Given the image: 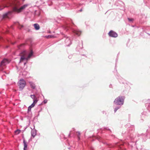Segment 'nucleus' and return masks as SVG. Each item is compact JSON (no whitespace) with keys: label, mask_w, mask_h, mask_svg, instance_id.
<instances>
[{"label":"nucleus","mask_w":150,"mask_h":150,"mask_svg":"<svg viewBox=\"0 0 150 150\" xmlns=\"http://www.w3.org/2000/svg\"><path fill=\"white\" fill-rule=\"evenodd\" d=\"M28 6V5L27 4L24 5L21 7L19 8H18L16 7H15L13 8V10L14 11L18 13H20L27 7Z\"/></svg>","instance_id":"20e7f679"},{"label":"nucleus","mask_w":150,"mask_h":150,"mask_svg":"<svg viewBox=\"0 0 150 150\" xmlns=\"http://www.w3.org/2000/svg\"><path fill=\"white\" fill-rule=\"evenodd\" d=\"M30 84L32 88L33 89H34L35 87V86L34 84L31 82H30Z\"/></svg>","instance_id":"f8f14e48"},{"label":"nucleus","mask_w":150,"mask_h":150,"mask_svg":"<svg viewBox=\"0 0 150 150\" xmlns=\"http://www.w3.org/2000/svg\"><path fill=\"white\" fill-rule=\"evenodd\" d=\"M119 108L118 107H117L115 108L114 110L115 112L117 111V110L119 109Z\"/></svg>","instance_id":"a211bd4d"},{"label":"nucleus","mask_w":150,"mask_h":150,"mask_svg":"<svg viewBox=\"0 0 150 150\" xmlns=\"http://www.w3.org/2000/svg\"><path fill=\"white\" fill-rule=\"evenodd\" d=\"M47 100H45L44 101V103H47Z\"/></svg>","instance_id":"4be33fe9"},{"label":"nucleus","mask_w":150,"mask_h":150,"mask_svg":"<svg viewBox=\"0 0 150 150\" xmlns=\"http://www.w3.org/2000/svg\"><path fill=\"white\" fill-rule=\"evenodd\" d=\"M23 144H24V150H26L27 149V145L26 144V143L25 141V139H23Z\"/></svg>","instance_id":"6e6552de"},{"label":"nucleus","mask_w":150,"mask_h":150,"mask_svg":"<svg viewBox=\"0 0 150 150\" xmlns=\"http://www.w3.org/2000/svg\"><path fill=\"white\" fill-rule=\"evenodd\" d=\"M80 11H82V9H81Z\"/></svg>","instance_id":"5701e85b"},{"label":"nucleus","mask_w":150,"mask_h":150,"mask_svg":"<svg viewBox=\"0 0 150 150\" xmlns=\"http://www.w3.org/2000/svg\"><path fill=\"white\" fill-rule=\"evenodd\" d=\"M6 6H0V10H1L3 8L5 7Z\"/></svg>","instance_id":"dca6fc26"},{"label":"nucleus","mask_w":150,"mask_h":150,"mask_svg":"<svg viewBox=\"0 0 150 150\" xmlns=\"http://www.w3.org/2000/svg\"><path fill=\"white\" fill-rule=\"evenodd\" d=\"M37 101H38L37 100L35 99H34V100H33V103H34V104L35 105V104L37 102Z\"/></svg>","instance_id":"2eb2a0df"},{"label":"nucleus","mask_w":150,"mask_h":150,"mask_svg":"<svg viewBox=\"0 0 150 150\" xmlns=\"http://www.w3.org/2000/svg\"><path fill=\"white\" fill-rule=\"evenodd\" d=\"M35 105L34 104V103H33L29 107L28 109V111H31V108L35 106Z\"/></svg>","instance_id":"9d476101"},{"label":"nucleus","mask_w":150,"mask_h":150,"mask_svg":"<svg viewBox=\"0 0 150 150\" xmlns=\"http://www.w3.org/2000/svg\"><path fill=\"white\" fill-rule=\"evenodd\" d=\"M31 98H32L33 99H35V95H31L30 96Z\"/></svg>","instance_id":"4468645a"},{"label":"nucleus","mask_w":150,"mask_h":150,"mask_svg":"<svg viewBox=\"0 0 150 150\" xmlns=\"http://www.w3.org/2000/svg\"><path fill=\"white\" fill-rule=\"evenodd\" d=\"M20 130L19 129H17L15 131V133L16 134H19L20 132Z\"/></svg>","instance_id":"ddd939ff"},{"label":"nucleus","mask_w":150,"mask_h":150,"mask_svg":"<svg viewBox=\"0 0 150 150\" xmlns=\"http://www.w3.org/2000/svg\"><path fill=\"white\" fill-rule=\"evenodd\" d=\"M20 54L21 56L20 62H21L24 60L25 59L26 60H27L28 59L32 56L33 54V52L32 50L31 51L27 58L26 57V51H23L21 52Z\"/></svg>","instance_id":"f257e3e1"},{"label":"nucleus","mask_w":150,"mask_h":150,"mask_svg":"<svg viewBox=\"0 0 150 150\" xmlns=\"http://www.w3.org/2000/svg\"><path fill=\"white\" fill-rule=\"evenodd\" d=\"M35 29L36 30H38L40 29V27L39 24L37 23L34 24L33 25Z\"/></svg>","instance_id":"0eeeda50"},{"label":"nucleus","mask_w":150,"mask_h":150,"mask_svg":"<svg viewBox=\"0 0 150 150\" xmlns=\"http://www.w3.org/2000/svg\"><path fill=\"white\" fill-rule=\"evenodd\" d=\"M23 0V1H25V0Z\"/></svg>","instance_id":"b1692460"},{"label":"nucleus","mask_w":150,"mask_h":150,"mask_svg":"<svg viewBox=\"0 0 150 150\" xmlns=\"http://www.w3.org/2000/svg\"><path fill=\"white\" fill-rule=\"evenodd\" d=\"M10 61V60L6 59H3L0 64V70L2 71L4 69V66L8 64Z\"/></svg>","instance_id":"7ed1b4c3"},{"label":"nucleus","mask_w":150,"mask_h":150,"mask_svg":"<svg viewBox=\"0 0 150 150\" xmlns=\"http://www.w3.org/2000/svg\"><path fill=\"white\" fill-rule=\"evenodd\" d=\"M21 26V27L20 28H21L23 27V25H20Z\"/></svg>","instance_id":"412c9836"},{"label":"nucleus","mask_w":150,"mask_h":150,"mask_svg":"<svg viewBox=\"0 0 150 150\" xmlns=\"http://www.w3.org/2000/svg\"><path fill=\"white\" fill-rule=\"evenodd\" d=\"M52 37H53V36H48V38H52Z\"/></svg>","instance_id":"aec40b11"},{"label":"nucleus","mask_w":150,"mask_h":150,"mask_svg":"<svg viewBox=\"0 0 150 150\" xmlns=\"http://www.w3.org/2000/svg\"><path fill=\"white\" fill-rule=\"evenodd\" d=\"M109 36L110 37L116 38L117 36V34L112 30H111L108 33Z\"/></svg>","instance_id":"423d86ee"},{"label":"nucleus","mask_w":150,"mask_h":150,"mask_svg":"<svg viewBox=\"0 0 150 150\" xmlns=\"http://www.w3.org/2000/svg\"><path fill=\"white\" fill-rule=\"evenodd\" d=\"M124 98L123 96H120L116 98L114 101V103L117 104L121 105L123 104Z\"/></svg>","instance_id":"f03ea898"},{"label":"nucleus","mask_w":150,"mask_h":150,"mask_svg":"<svg viewBox=\"0 0 150 150\" xmlns=\"http://www.w3.org/2000/svg\"><path fill=\"white\" fill-rule=\"evenodd\" d=\"M26 82L23 79H21L18 82V86L19 88L21 90L23 89L25 86Z\"/></svg>","instance_id":"39448f33"},{"label":"nucleus","mask_w":150,"mask_h":150,"mask_svg":"<svg viewBox=\"0 0 150 150\" xmlns=\"http://www.w3.org/2000/svg\"><path fill=\"white\" fill-rule=\"evenodd\" d=\"M25 45V44H21V45H19L18 46V47L19 48H20V47L22 46H24V45Z\"/></svg>","instance_id":"f3484780"},{"label":"nucleus","mask_w":150,"mask_h":150,"mask_svg":"<svg viewBox=\"0 0 150 150\" xmlns=\"http://www.w3.org/2000/svg\"><path fill=\"white\" fill-rule=\"evenodd\" d=\"M74 32L78 36L80 35L81 34V32L80 31L74 30Z\"/></svg>","instance_id":"9b49d317"},{"label":"nucleus","mask_w":150,"mask_h":150,"mask_svg":"<svg viewBox=\"0 0 150 150\" xmlns=\"http://www.w3.org/2000/svg\"><path fill=\"white\" fill-rule=\"evenodd\" d=\"M32 136L34 138L36 135V132L35 130H32L31 132Z\"/></svg>","instance_id":"1a4fd4ad"},{"label":"nucleus","mask_w":150,"mask_h":150,"mask_svg":"<svg viewBox=\"0 0 150 150\" xmlns=\"http://www.w3.org/2000/svg\"><path fill=\"white\" fill-rule=\"evenodd\" d=\"M128 19L130 21H132L133 20V19L132 18L130 19L129 18H128Z\"/></svg>","instance_id":"6ab92c4d"}]
</instances>
